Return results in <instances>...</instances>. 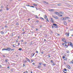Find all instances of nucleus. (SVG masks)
Listing matches in <instances>:
<instances>
[{
	"label": "nucleus",
	"instance_id": "obj_1",
	"mask_svg": "<svg viewBox=\"0 0 73 73\" xmlns=\"http://www.w3.org/2000/svg\"><path fill=\"white\" fill-rule=\"evenodd\" d=\"M62 45H63V46H66V48H68V45H66V43H63L62 44Z\"/></svg>",
	"mask_w": 73,
	"mask_h": 73
},
{
	"label": "nucleus",
	"instance_id": "obj_2",
	"mask_svg": "<svg viewBox=\"0 0 73 73\" xmlns=\"http://www.w3.org/2000/svg\"><path fill=\"white\" fill-rule=\"evenodd\" d=\"M6 50L9 51V52H11V48L9 47L8 48H7Z\"/></svg>",
	"mask_w": 73,
	"mask_h": 73
},
{
	"label": "nucleus",
	"instance_id": "obj_3",
	"mask_svg": "<svg viewBox=\"0 0 73 73\" xmlns=\"http://www.w3.org/2000/svg\"><path fill=\"white\" fill-rule=\"evenodd\" d=\"M69 43H70V44H69V45H70L71 48H73V44H72V42H70Z\"/></svg>",
	"mask_w": 73,
	"mask_h": 73
},
{
	"label": "nucleus",
	"instance_id": "obj_4",
	"mask_svg": "<svg viewBox=\"0 0 73 73\" xmlns=\"http://www.w3.org/2000/svg\"><path fill=\"white\" fill-rule=\"evenodd\" d=\"M50 19L51 20V21L52 22V23H55V22L53 21V18H51Z\"/></svg>",
	"mask_w": 73,
	"mask_h": 73
},
{
	"label": "nucleus",
	"instance_id": "obj_5",
	"mask_svg": "<svg viewBox=\"0 0 73 73\" xmlns=\"http://www.w3.org/2000/svg\"><path fill=\"white\" fill-rule=\"evenodd\" d=\"M62 58H63V59H64V60H66V58H65V56H63L62 57Z\"/></svg>",
	"mask_w": 73,
	"mask_h": 73
},
{
	"label": "nucleus",
	"instance_id": "obj_6",
	"mask_svg": "<svg viewBox=\"0 0 73 73\" xmlns=\"http://www.w3.org/2000/svg\"><path fill=\"white\" fill-rule=\"evenodd\" d=\"M35 53H32L31 54V57H33L34 56V55H35Z\"/></svg>",
	"mask_w": 73,
	"mask_h": 73
},
{
	"label": "nucleus",
	"instance_id": "obj_7",
	"mask_svg": "<svg viewBox=\"0 0 73 73\" xmlns=\"http://www.w3.org/2000/svg\"><path fill=\"white\" fill-rule=\"evenodd\" d=\"M65 35H67V36L68 37L69 36V33H66L65 34Z\"/></svg>",
	"mask_w": 73,
	"mask_h": 73
},
{
	"label": "nucleus",
	"instance_id": "obj_8",
	"mask_svg": "<svg viewBox=\"0 0 73 73\" xmlns=\"http://www.w3.org/2000/svg\"><path fill=\"white\" fill-rule=\"evenodd\" d=\"M67 67H68V69H71V68L70 67V66L69 65H67Z\"/></svg>",
	"mask_w": 73,
	"mask_h": 73
},
{
	"label": "nucleus",
	"instance_id": "obj_9",
	"mask_svg": "<svg viewBox=\"0 0 73 73\" xmlns=\"http://www.w3.org/2000/svg\"><path fill=\"white\" fill-rule=\"evenodd\" d=\"M52 25H54V26H58V25H57V24H56V23H53L52 24Z\"/></svg>",
	"mask_w": 73,
	"mask_h": 73
},
{
	"label": "nucleus",
	"instance_id": "obj_10",
	"mask_svg": "<svg viewBox=\"0 0 73 73\" xmlns=\"http://www.w3.org/2000/svg\"><path fill=\"white\" fill-rule=\"evenodd\" d=\"M64 42V44H68V42H66V40L65 41H64V40H62Z\"/></svg>",
	"mask_w": 73,
	"mask_h": 73
},
{
	"label": "nucleus",
	"instance_id": "obj_11",
	"mask_svg": "<svg viewBox=\"0 0 73 73\" xmlns=\"http://www.w3.org/2000/svg\"><path fill=\"white\" fill-rule=\"evenodd\" d=\"M53 17H54V18L56 19H58V17H55L53 16Z\"/></svg>",
	"mask_w": 73,
	"mask_h": 73
},
{
	"label": "nucleus",
	"instance_id": "obj_12",
	"mask_svg": "<svg viewBox=\"0 0 73 73\" xmlns=\"http://www.w3.org/2000/svg\"><path fill=\"white\" fill-rule=\"evenodd\" d=\"M7 50V48H4L2 49V50Z\"/></svg>",
	"mask_w": 73,
	"mask_h": 73
},
{
	"label": "nucleus",
	"instance_id": "obj_13",
	"mask_svg": "<svg viewBox=\"0 0 73 73\" xmlns=\"http://www.w3.org/2000/svg\"><path fill=\"white\" fill-rule=\"evenodd\" d=\"M55 14H56L57 15H59V13H58V12H55Z\"/></svg>",
	"mask_w": 73,
	"mask_h": 73
},
{
	"label": "nucleus",
	"instance_id": "obj_14",
	"mask_svg": "<svg viewBox=\"0 0 73 73\" xmlns=\"http://www.w3.org/2000/svg\"><path fill=\"white\" fill-rule=\"evenodd\" d=\"M44 17L46 19V18H47V16L46 15H45L44 16Z\"/></svg>",
	"mask_w": 73,
	"mask_h": 73
},
{
	"label": "nucleus",
	"instance_id": "obj_15",
	"mask_svg": "<svg viewBox=\"0 0 73 73\" xmlns=\"http://www.w3.org/2000/svg\"><path fill=\"white\" fill-rule=\"evenodd\" d=\"M46 20L47 22H49V21L48 18H46Z\"/></svg>",
	"mask_w": 73,
	"mask_h": 73
},
{
	"label": "nucleus",
	"instance_id": "obj_16",
	"mask_svg": "<svg viewBox=\"0 0 73 73\" xmlns=\"http://www.w3.org/2000/svg\"><path fill=\"white\" fill-rule=\"evenodd\" d=\"M26 59H27V61H29V62H30V60H29V59H28V58H26Z\"/></svg>",
	"mask_w": 73,
	"mask_h": 73
},
{
	"label": "nucleus",
	"instance_id": "obj_17",
	"mask_svg": "<svg viewBox=\"0 0 73 73\" xmlns=\"http://www.w3.org/2000/svg\"><path fill=\"white\" fill-rule=\"evenodd\" d=\"M64 24L66 25H67V23L66 22H64Z\"/></svg>",
	"mask_w": 73,
	"mask_h": 73
},
{
	"label": "nucleus",
	"instance_id": "obj_18",
	"mask_svg": "<svg viewBox=\"0 0 73 73\" xmlns=\"http://www.w3.org/2000/svg\"><path fill=\"white\" fill-rule=\"evenodd\" d=\"M1 33L3 35V34H4V33L3 32V31H1Z\"/></svg>",
	"mask_w": 73,
	"mask_h": 73
},
{
	"label": "nucleus",
	"instance_id": "obj_19",
	"mask_svg": "<svg viewBox=\"0 0 73 73\" xmlns=\"http://www.w3.org/2000/svg\"><path fill=\"white\" fill-rule=\"evenodd\" d=\"M59 13L60 14H64V12H60Z\"/></svg>",
	"mask_w": 73,
	"mask_h": 73
},
{
	"label": "nucleus",
	"instance_id": "obj_20",
	"mask_svg": "<svg viewBox=\"0 0 73 73\" xmlns=\"http://www.w3.org/2000/svg\"><path fill=\"white\" fill-rule=\"evenodd\" d=\"M36 23H38V22H39V21L38 20H36Z\"/></svg>",
	"mask_w": 73,
	"mask_h": 73
},
{
	"label": "nucleus",
	"instance_id": "obj_21",
	"mask_svg": "<svg viewBox=\"0 0 73 73\" xmlns=\"http://www.w3.org/2000/svg\"><path fill=\"white\" fill-rule=\"evenodd\" d=\"M62 40H63V41H66V39L65 38H63V39H62Z\"/></svg>",
	"mask_w": 73,
	"mask_h": 73
},
{
	"label": "nucleus",
	"instance_id": "obj_22",
	"mask_svg": "<svg viewBox=\"0 0 73 73\" xmlns=\"http://www.w3.org/2000/svg\"><path fill=\"white\" fill-rule=\"evenodd\" d=\"M64 71H66H66H67V69H66V68H64Z\"/></svg>",
	"mask_w": 73,
	"mask_h": 73
},
{
	"label": "nucleus",
	"instance_id": "obj_23",
	"mask_svg": "<svg viewBox=\"0 0 73 73\" xmlns=\"http://www.w3.org/2000/svg\"><path fill=\"white\" fill-rule=\"evenodd\" d=\"M66 18H64L62 20H66Z\"/></svg>",
	"mask_w": 73,
	"mask_h": 73
},
{
	"label": "nucleus",
	"instance_id": "obj_24",
	"mask_svg": "<svg viewBox=\"0 0 73 73\" xmlns=\"http://www.w3.org/2000/svg\"><path fill=\"white\" fill-rule=\"evenodd\" d=\"M39 64V65H42V62H40V63Z\"/></svg>",
	"mask_w": 73,
	"mask_h": 73
},
{
	"label": "nucleus",
	"instance_id": "obj_25",
	"mask_svg": "<svg viewBox=\"0 0 73 73\" xmlns=\"http://www.w3.org/2000/svg\"><path fill=\"white\" fill-rule=\"evenodd\" d=\"M57 5H58L60 6L61 5V3H58L57 4Z\"/></svg>",
	"mask_w": 73,
	"mask_h": 73
},
{
	"label": "nucleus",
	"instance_id": "obj_26",
	"mask_svg": "<svg viewBox=\"0 0 73 73\" xmlns=\"http://www.w3.org/2000/svg\"><path fill=\"white\" fill-rule=\"evenodd\" d=\"M18 50H22V48H19V49Z\"/></svg>",
	"mask_w": 73,
	"mask_h": 73
},
{
	"label": "nucleus",
	"instance_id": "obj_27",
	"mask_svg": "<svg viewBox=\"0 0 73 73\" xmlns=\"http://www.w3.org/2000/svg\"><path fill=\"white\" fill-rule=\"evenodd\" d=\"M70 53V52H69V50H67V53Z\"/></svg>",
	"mask_w": 73,
	"mask_h": 73
},
{
	"label": "nucleus",
	"instance_id": "obj_28",
	"mask_svg": "<svg viewBox=\"0 0 73 73\" xmlns=\"http://www.w3.org/2000/svg\"><path fill=\"white\" fill-rule=\"evenodd\" d=\"M50 33H51V34H52V33H53V31H52V30L50 31Z\"/></svg>",
	"mask_w": 73,
	"mask_h": 73
},
{
	"label": "nucleus",
	"instance_id": "obj_29",
	"mask_svg": "<svg viewBox=\"0 0 73 73\" xmlns=\"http://www.w3.org/2000/svg\"><path fill=\"white\" fill-rule=\"evenodd\" d=\"M8 59H6L5 60V61L6 62H8Z\"/></svg>",
	"mask_w": 73,
	"mask_h": 73
},
{
	"label": "nucleus",
	"instance_id": "obj_30",
	"mask_svg": "<svg viewBox=\"0 0 73 73\" xmlns=\"http://www.w3.org/2000/svg\"><path fill=\"white\" fill-rule=\"evenodd\" d=\"M56 26V27L54 26V28H58V26Z\"/></svg>",
	"mask_w": 73,
	"mask_h": 73
},
{
	"label": "nucleus",
	"instance_id": "obj_31",
	"mask_svg": "<svg viewBox=\"0 0 73 73\" xmlns=\"http://www.w3.org/2000/svg\"><path fill=\"white\" fill-rule=\"evenodd\" d=\"M34 5H35V6H37V4H33Z\"/></svg>",
	"mask_w": 73,
	"mask_h": 73
},
{
	"label": "nucleus",
	"instance_id": "obj_32",
	"mask_svg": "<svg viewBox=\"0 0 73 73\" xmlns=\"http://www.w3.org/2000/svg\"><path fill=\"white\" fill-rule=\"evenodd\" d=\"M19 22H17L16 23L17 25H19Z\"/></svg>",
	"mask_w": 73,
	"mask_h": 73
},
{
	"label": "nucleus",
	"instance_id": "obj_33",
	"mask_svg": "<svg viewBox=\"0 0 73 73\" xmlns=\"http://www.w3.org/2000/svg\"><path fill=\"white\" fill-rule=\"evenodd\" d=\"M66 19H70V18H69V17H66Z\"/></svg>",
	"mask_w": 73,
	"mask_h": 73
},
{
	"label": "nucleus",
	"instance_id": "obj_34",
	"mask_svg": "<svg viewBox=\"0 0 73 73\" xmlns=\"http://www.w3.org/2000/svg\"><path fill=\"white\" fill-rule=\"evenodd\" d=\"M38 68H41V65H39L38 66Z\"/></svg>",
	"mask_w": 73,
	"mask_h": 73
},
{
	"label": "nucleus",
	"instance_id": "obj_35",
	"mask_svg": "<svg viewBox=\"0 0 73 73\" xmlns=\"http://www.w3.org/2000/svg\"><path fill=\"white\" fill-rule=\"evenodd\" d=\"M43 3H45V4H46V2L45 1H43Z\"/></svg>",
	"mask_w": 73,
	"mask_h": 73
},
{
	"label": "nucleus",
	"instance_id": "obj_36",
	"mask_svg": "<svg viewBox=\"0 0 73 73\" xmlns=\"http://www.w3.org/2000/svg\"><path fill=\"white\" fill-rule=\"evenodd\" d=\"M36 16L37 19H38V17L37 15H36Z\"/></svg>",
	"mask_w": 73,
	"mask_h": 73
},
{
	"label": "nucleus",
	"instance_id": "obj_37",
	"mask_svg": "<svg viewBox=\"0 0 73 73\" xmlns=\"http://www.w3.org/2000/svg\"><path fill=\"white\" fill-rule=\"evenodd\" d=\"M23 62H25V63H26V62H27V61L26 60H23Z\"/></svg>",
	"mask_w": 73,
	"mask_h": 73
},
{
	"label": "nucleus",
	"instance_id": "obj_38",
	"mask_svg": "<svg viewBox=\"0 0 73 73\" xmlns=\"http://www.w3.org/2000/svg\"><path fill=\"white\" fill-rule=\"evenodd\" d=\"M30 7H32L33 8H35V7L33 6H30Z\"/></svg>",
	"mask_w": 73,
	"mask_h": 73
},
{
	"label": "nucleus",
	"instance_id": "obj_39",
	"mask_svg": "<svg viewBox=\"0 0 73 73\" xmlns=\"http://www.w3.org/2000/svg\"><path fill=\"white\" fill-rule=\"evenodd\" d=\"M60 16V17H61L62 16V15L59 14V16Z\"/></svg>",
	"mask_w": 73,
	"mask_h": 73
},
{
	"label": "nucleus",
	"instance_id": "obj_40",
	"mask_svg": "<svg viewBox=\"0 0 73 73\" xmlns=\"http://www.w3.org/2000/svg\"><path fill=\"white\" fill-rule=\"evenodd\" d=\"M51 62H52V63H53V61L52 60H51Z\"/></svg>",
	"mask_w": 73,
	"mask_h": 73
},
{
	"label": "nucleus",
	"instance_id": "obj_41",
	"mask_svg": "<svg viewBox=\"0 0 73 73\" xmlns=\"http://www.w3.org/2000/svg\"><path fill=\"white\" fill-rule=\"evenodd\" d=\"M43 66H46V64H43Z\"/></svg>",
	"mask_w": 73,
	"mask_h": 73
},
{
	"label": "nucleus",
	"instance_id": "obj_42",
	"mask_svg": "<svg viewBox=\"0 0 73 73\" xmlns=\"http://www.w3.org/2000/svg\"><path fill=\"white\" fill-rule=\"evenodd\" d=\"M70 42H68V45H69V44H70Z\"/></svg>",
	"mask_w": 73,
	"mask_h": 73
},
{
	"label": "nucleus",
	"instance_id": "obj_43",
	"mask_svg": "<svg viewBox=\"0 0 73 73\" xmlns=\"http://www.w3.org/2000/svg\"><path fill=\"white\" fill-rule=\"evenodd\" d=\"M13 48H15V46H14L15 44H13Z\"/></svg>",
	"mask_w": 73,
	"mask_h": 73
},
{
	"label": "nucleus",
	"instance_id": "obj_44",
	"mask_svg": "<svg viewBox=\"0 0 73 73\" xmlns=\"http://www.w3.org/2000/svg\"><path fill=\"white\" fill-rule=\"evenodd\" d=\"M55 64L54 63L53 64H52V65L54 66V65H55Z\"/></svg>",
	"mask_w": 73,
	"mask_h": 73
},
{
	"label": "nucleus",
	"instance_id": "obj_45",
	"mask_svg": "<svg viewBox=\"0 0 73 73\" xmlns=\"http://www.w3.org/2000/svg\"><path fill=\"white\" fill-rule=\"evenodd\" d=\"M14 50H15V49H11V51H12V50H13V51H14Z\"/></svg>",
	"mask_w": 73,
	"mask_h": 73
},
{
	"label": "nucleus",
	"instance_id": "obj_46",
	"mask_svg": "<svg viewBox=\"0 0 73 73\" xmlns=\"http://www.w3.org/2000/svg\"><path fill=\"white\" fill-rule=\"evenodd\" d=\"M56 35H58V36H60V35L58 33H56Z\"/></svg>",
	"mask_w": 73,
	"mask_h": 73
},
{
	"label": "nucleus",
	"instance_id": "obj_47",
	"mask_svg": "<svg viewBox=\"0 0 73 73\" xmlns=\"http://www.w3.org/2000/svg\"><path fill=\"white\" fill-rule=\"evenodd\" d=\"M36 31H38V29H36Z\"/></svg>",
	"mask_w": 73,
	"mask_h": 73
},
{
	"label": "nucleus",
	"instance_id": "obj_48",
	"mask_svg": "<svg viewBox=\"0 0 73 73\" xmlns=\"http://www.w3.org/2000/svg\"><path fill=\"white\" fill-rule=\"evenodd\" d=\"M19 40V39H17L16 40L17 42H18V41Z\"/></svg>",
	"mask_w": 73,
	"mask_h": 73
},
{
	"label": "nucleus",
	"instance_id": "obj_49",
	"mask_svg": "<svg viewBox=\"0 0 73 73\" xmlns=\"http://www.w3.org/2000/svg\"><path fill=\"white\" fill-rule=\"evenodd\" d=\"M3 11V10L2 9L0 10V12H2Z\"/></svg>",
	"mask_w": 73,
	"mask_h": 73
},
{
	"label": "nucleus",
	"instance_id": "obj_50",
	"mask_svg": "<svg viewBox=\"0 0 73 73\" xmlns=\"http://www.w3.org/2000/svg\"><path fill=\"white\" fill-rule=\"evenodd\" d=\"M36 53H38V52L37 51H36Z\"/></svg>",
	"mask_w": 73,
	"mask_h": 73
},
{
	"label": "nucleus",
	"instance_id": "obj_51",
	"mask_svg": "<svg viewBox=\"0 0 73 73\" xmlns=\"http://www.w3.org/2000/svg\"><path fill=\"white\" fill-rule=\"evenodd\" d=\"M52 28H54V26L52 25Z\"/></svg>",
	"mask_w": 73,
	"mask_h": 73
},
{
	"label": "nucleus",
	"instance_id": "obj_52",
	"mask_svg": "<svg viewBox=\"0 0 73 73\" xmlns=\"http://www.w3.org/2000/svg\"><path fill=\"white\" fill-rule=\"evenodd\" d=\"M9 8H8V7H7V10H9Z\"/></svg>",
	"mask_w": 73,
	"mask_h": 73
},
{
	"label": "nucleus",
	"instance_id": "obj_53",
	"mask_svg": "<svg viewBox=\"0 0 73 73\" xmlns=\"http://www.w3.org/2000/svg\"><path fill=\"white\" fill-rule=\"evenodd\" d=\"M15 35V34H13V33H12V36H14Z\"/></svg>",
	"mask_w": 73,
	"mask_h": 73
},
{
	"label": "nucleus",
	"instance_id": "obj_54",
	"mask_svg": "<svg viewBox=\"0 0 73 73\" xmlns=\"http://www.w3.org/2000/svg\"><path fill=\"white\" fill-rule=\"evenodd\" d=\"M7 25H5V28H6V27L7 28V27H8V26H7Z\"/></svg>",
	"mask_w": 73,
	"mask_h": 73
},
{
	"label": "nucleus",
	"instance_id": "obj_55",
	"mask_svg": "<svg viewBox=\"0 0 73 73\" xmlns=\"http://www.w3.org/2000/svg\"><path fill=\"white\" fill-rule=\"evenodd\" d=\"M31 61L32 62H33V59H31Z\"/></svg>",
	"mask_w": 73,
	"mask_h": 73
},
{
	"label": "nucleus",
	"instance_id": "obj_56",
	"mask_svg": "<svg viewBox=\"0 0 73 73\" xmlns=\"http://www.w3.org/2000/svg\"><path fill=\"white\" fill-rule=\"evenodd\" d=\"M20 36H19L18 37V38H20Z\"/></svg>",
	"mask_w": 73,
	"mask_h": 73
},
{
	"label": "nucleus",
	"instance_id": "obj_57",
	"mask_svg": "<svg viewBox=\"0 0 73 73\" xmlns=\"http://www.w3.org/2000/svg\"><path fill=\"white\" fill-rule=\"evenodd\" d=\"M32 64H33V65H35V63H33Z\"/></svg>",
	"mask_w": 73,
	"mask_h": 73
},
{
	"label": "nucleus",
	"instance_id": "obj_58",
	"mask_svg": "<svg viewBox=\"0 0 73 73\" xmlns=\"http://www.w3.org/2000/svg\"><path fill=\"white\" fill-rule=\"evenodd\" d=\"M21 41H22V42H23V39L21 40Z\"/></svg>",
	"mask_w": 73,
	"mask_h": 73
},
{
	"label": "nucleus",
	"instance_id": "obj_59",
	"mask_svg": "<svg viewBox=\"0 0 73 73\" xmlns=\"http://www.w3.org/2000/svg\"><path fill=\"white\" fill-rule=\"evenodd\" d=\"M26 5L28 7H29V4H28Z\"/></svg>",
	"mask_w": 73,
	"mask_h": 73
},
{
	"label": "nucleus",
	"instance_id": "obj_60",
	"mask_svg": "<svg viewBox=\"0 0 73 73\" xmlns=\"http://www.w3.org/2000/svg\"><path fill=\"white\" fill-rule=\"evenodd\" d=\"M41 53H42V54H44V52H41Z\"/></svg>",
	"mask_w": 73,
	"mask_h": 73
},
{
	"label": "nucleus",
	"instance_id": "obj_61",
	"mask_svg": "<svg viewBox=\"0 0 73 73\" xmlns=\"http://www.w3.org/2000/svg\"><path fill=\"white\" fill-rule=\"evenodd\" d=\"M71 62L72 63V64H73V60L72 61H71Z\"/></svg>",
	"mask_w": 73,
	"mask_h": 73
},
{
	"label": "nucleus",
	"instance_id": "obj_62",
	"mask_svg": "<svg viewBox=\"0 0 73 73\" xmlns=\"http://www.w3.org/2000/svg\"><path fill=\"white\" fill-rule=\"evenodd\" d=\"M27 42H25V44H27Z\"/></svg>",
	"mask_w": 73,
	"mask_h": 73
},
{
	"label": "nucleus",
	"instance_id": "obj_63",
	"mask_svg": "<svg viewBox=\"0 0 73 73\" xmlns=\"http://www.w3.org/2000/svg\"><path fill=\"white\" fill-rule=\"evenodd\" d=\"M63 72H64V73H67V72H65V71H63Z\"/></svg>",
	"mask_w": 73,
	"mask_h": 73
},
{
	"label": "nucleus",
	"instance_id": "obj_64",
	"mask_svg": "<svg viewBox=\"0 0 73 73\" xmlns=\"http://www.w3.org/2000/svg\"><path fill=\"white\" fill-rule=\"evenodd\" d=\"M46 41V39H44V42H45V41Z\"/></svg>",
	"mask_w": 73,
	"mask_h": 73
}]
</instances>
